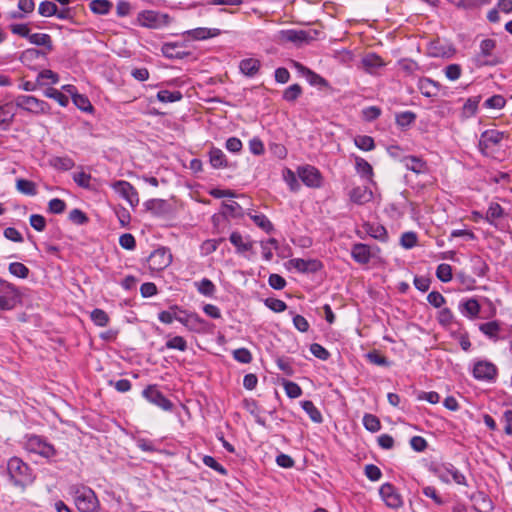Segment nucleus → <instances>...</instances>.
<instances>
[{
	"label": "nucleus",
	"mask_w": 512,
	"mask_h": 512,
	"mask_svg": "<svg viewBox=\"0 0 512 512\" xmlns=\"http://www.w3.org/2000/svg\"><path fill=\"white\" fill-rule=\"evenodd\" d=\"M361 63L363 65L365 71L370 74L375 73L379 68H381L385 65L383 59L375 53L366 54L362 58Z\"/></svg>",
	"instance_id": "19"
},
{
	"label": "nucleus",
	"mask_w": 512,
	"mask_h": 512,
	"mask_svg": "<svg viewBox=\"0 0 512 512\" xmlns=\"http://www.w3.org/2000/svg\"><path fill=\"white\" fill-rule=\"evenodd\" d=\"M496 47V42L493 39H484L480 43V51L474 57L473 61L477 67L493 66L497 64L495 58L492 57V52Z\"/></svg>",
	"instance_id": "5"
},
{
	"label": "nucleus",
	"mask_w": 512,
	"mask_h": 512,
	"mask_svg": "<svg viewBox=\"0 0 512 512\" xmlns=\"http://www.w3.org/2000/svg\"><path fill=\"white\" fill-rule=\"evenodd\" d=\"M434 471L438 478L445 483L453 481L458 485H467L465 476L451 464L439 466Z\"/></svg>",
	"instance_id": "8"
},
{
	"label": "nucleus",
	"mask_w": 512,
	"mask_h": 512,
	"mask_svg": "<svg viewBox=\"0 0 512 512\" xmlns=\"http://www.w3.org/2000/svg\"><path fill=\"white\" fill-rule=\"evenodd\" d=\"M473 501L477 512H490L493 509L491 500L483 493L475 495Z\"/></svg>",
	"instance_id": "34"
},
{
	"label": "nucleus",
	"mask_w": 512,
	"mask_h": 512,
	"mask_svg": "<svg viewBox=\"0 0 512 512\" xmlns=\"http://www.w3.org/2000/svg\"><path fill=\"white\" fill-rule=\"evenodd\" d=\"M416 119L415 113L411 111L401 112L396 115V123L401 127H407L412 124Z\"/></svg>",
	"instance_id": "54"
},
{
	"label": "nucleus",
	"mask_w": 512,
	"mask_h": 512,
	"mask_svg": "<svg viewBox=\"0 0 512 512\" xmlns=\"http://www.w3.org/2000/svg\"><path fill=\"white\" fill-rule=\"evenodd\" d=\"M0 284L4 286V290L0 289V310H12L18 302L19 292L15 285L2 280L1 278Z\"/></svg>",
	"instance_id": "6"
},
{
	"label": "nucleus",
	"mask_w": 512,
	"mask_h": 512,
	"mask_svg": "<svg viewBox=\"0 0 512 512\" xmlns=\"http://www.w3.org/2000/svg\"><path fill=\"white\" fill-rule=\"evenodd\" d=\"M66 209V203L59 198L51 199L48 203V210L53 214H61Z\"/></svg>",
	"instance_id": "60"
},
{
	"label": "nucleus",
	"mask_w": 512,
	"mask_h": 512,
	"mask_svg": "<svg viewBox=\"0 0 512 512\" xmlns=\"http://www.w3.org/2000/svg\"><path fill=\"white\" fill-rule=\"evenodd\" d=\"M68 218L72 223L77 224V225H83L88 222V217L80 209L71 210Z\"/></svg>",
	"instance_id": "59"
},
{
	"label": "nucleus",
	"mask_w": 512,
	"mask_h": 512,
	"mask_svg": "<svg viewBox=\"0 0 512 512\" xmlns=\"http://www.w3.org/2000/svg\"><path fill=\"white\" fill-rule=\"evenodd\" d=\"M72 100L73 103L82 111L84 112H90L93 110V106L89 99L81 94L78 93H72Z\"/></svg>",
	"instance_id": "43"
},
{
	"label": "nucleus",
	"mask_w": 512,
	"mask_h": 512,
	"mask_svg": "<svg viewBox=\"0 0 512 512\" xmlns=\"http://www.w3.org/2000/svg\"><path fill=\"white\" fill-rule=\"evenodd\" d=\"M479 100L477 98H469L463 106V114L466 117L473 116L478 108Z\"/></svg>",
	"instance_id": "64"
},
{
	"label": "nucleus",
	"mask_w": 512,
	"mask_h": 512,
	"mask_svg": "<svg viewBox=\"0 0 512 512\" xmlns=\"http://www.w3.org/2000/svg\"><path fill=\"white\" fill-rule=\"evenodd\" d=\"M198 291L205 296H212L215 293V285L207 278L197 283Z\"/></svg>",
	"instance_id": "56"
},
{
	"label": "nucleus",
	"mask_w": 512,
	"mask_h": 512,
	"mask_svg": "<svg viewBox=\"0 0 512 512\" xmlns=\"http://www.w3.org/2000/svg\"><path fill=\"white\" fill-rule=\"evenodd\" d=\"M463 312L470 318H475L480 312V304L474 298L468 299L462 304Z\"/></svg>",
	"instance_id": "40"
},
{
	"label": "nucleus",
	"mask_w": 512,
	"mask_h": 512,
	"mask_svg": "<svg viewBox=\"0 0 512 512\" xmlns=\"http://www.w3.org/2000/svg\"><path fill=\"white\" fill-rule=\"evenodd\" d=\"M183 95L180 91H169V90H160L157 93V99L163 103H173L180 101Z\"/></svg>",
	"instance_id": "38"
},
{
	"label": "nucleus",
	"mask_w": 512,
	"mask_h": 512,
	"mask_svg": "<svg viewBox=\"0 0 512 512\" xmlns=\"http://www.w3.org/2000/svg\"><path fill=\"white\" fill-rule=\"evenodd\" d=\"M355 145L364 151H370L374 149L375 144L372 137L367 135L358 136L355 138Z\"/></svg>",
	"instance_id": "51"
},
{
	"label": "nucleus",
	"mask_w": 512,
	"mask_h": 512,
	"mask_svg": "<svg viewBox=\"0 0 512 512\" xmlns=\"http://www.w3.org/2000/svg\"><path fill=\"white\" fill-rule=\"evenodd\" d=\"M400 244L406 249L413 248L417 244V234L412 231L403 233L400 238Z\"/></svg>",
	"instance_id": "57"
},
{
	"label": "nucleus",
	"mask_w": 512,
	"mask_h": 512,
	"mask_svg": "<svg viewBox=\"0 0 512 512\" xmlns=\"http://www.w3.org/2000/svg\"><path fill=\"white\" fill-rule=\"evenodd\" d=\"M220 30L217 28H195L186 31L184 34L188 35L193 40H206L220 35Z\"/></svg>",
	"instance_id": "22"
},
{
	"label": "nucleus",
	"mask_w": 512,
	"mask_h": 512,
	"mask_svg": "<svg viewBox=\"0 0 512 512\" xmlns=\"http://www.w3.org/2000/svg\"><path fill=\"white\" fill-rule=\"evenodd\" d=\"M302 93V88L299 84H293L285 89L283 99L288 102L295 101Z\"/></svg>",
	"instance_id": "50"
},
{
	"label": "nucleus",
	"mask_w": 512,
	"mask_h": 512,
	"mask_svg": "<svg viewBox=\"0 0 512 512\" xmlns=\"http://www.w3.org/2000/svg\"><path fill=\"white\" fill-rule=\"evenodd\" d=\"M209 162L215 169H222L228 167V161L224 152L216 147H212L209 151Z\"/></svg>",
	"instance_id": "23"
},
{
	"label": "nucleus",
	"mask_w": 512,
	"mask_h": 512,
	"mask_svg": "<svg viewBox=\"0 0 512 512\" xmlns=\"http://www.w3.org/2000/svg\"><path fill=\"white\" fill-rule=\"evenodd\" d=\"M113 190L125 199L131 206L139 203V197L136 189L127 181L119 180L112 185Z\"/></svg>",
	"instance_id": "11"
},
{
	"label": "nucleus",
	"mask_w": 512,
	"mask_h": 512,
	"mask_svg": "<svg viewBox=\"0 0 512 512\" xmlns=\"http://www.w3.org/2000/svg\"><path fill=\"white\" fill-rule=\"evenodd\" d=\"M250 218L259 228L265 232L270 233L274 230L273 224L264 214H253L250 215Z\"/></svg>",
	"instance_id": "39"
},
{
	"label": "nucleus",
	"mask_w": 512,
	"mask_h": 512,
	"mask_svg": "<svg viewBox=\"0 0 512 512\" xmlns=\"http://www.w3.org/2000/svg\"><path fill=\"white\" fill-rule=\"evenodd\" d=\"M503 213V208L498 203H491L486 212V220L493 224L496 219L503 216Z\"/></svg>",
	"instance_id": "45"
},
{
	"label": "nucleus",
	"mask_w": 512,
	"mask_h": 512,
	"mask_svg": "<svg viewBox=\"0 0 512 512\" xmlns=\"http://www.w3.org/2000/svg\"><path fill=\"white\" fill-rule=\"evenodd\" d=\"M281 37L285 41L293 42L296 44L307 43L315 39L311 31L293 29L282 31Z\"/></svg>",
	"instance_id": "16"
},
{
	"label": "nucleus",
	"mask_w": 512,
	"mask_h": 512,
	"mask_svg": "<svg viewBox=\"0 0 512 512\" xmlns=\"http://www.w3.org/2000/svg\"><path fill=\"white\" fill-rule=\"evenodd\" d=\"M436 276L442 282H449L452 279V268L449 264L442 263L436 269Z\"/></svg>",
	"instance_id": "47"
},
{
	"label": "nucleus",
	"mask_w": 512,
	"mask_h": 512,
	"mask_svg": "<svg viewBox=\"0 0 512 512\" xmlns=\"http://www.w3.org/2000/svg\"><path fill=\"white\" fill-rule=\"evenodd\" d=\"M363 228L368 235L376 240L381 242H386L388 240L386 228L379 223H365Z\"/></svg>",
	"instance_id": "21"
},
{
	"label": "nucleus",
	"mask_w": 512,
	"mask_h": 512,
	"mask_svg": "<svg viewBox=\"0 0 512 512\" xmlns=\"http://www.w3.org/2000/svg\"><path fill=\"white\" fill-rule=\"evenodd\" d=\"M113 4L108 0H92L89 3L90 10L99 15H105L109 13Z\"/></svg>",
	"instance_id": "35"
},
{
	"label": "nucleus",
	"mask_w": 512,
	"mask_h": 512,
	"mask_svg": "<svg viewBox=\"0 0 512 512\" xmlns=\"http://www.w3.org/2000/svg\"><path fill=\"white\" fill-rule=\"evenodd\" d=\"M296 66L305 72L306 78L311 85L320 86V87H324V88L329 87L328 81L326 79H324L322 76H320L319 74L311 71L310 69L305 68L304 66H302L299 63H296Z\"/></svg>",
	"instance_id": "31"
},
{
	"label": "nucleus",
	"mask_w": 512,
	"mask_h": 512,
	"mask_svg": "<svg viewBox=\"0 0 512 512\" xmlns=\"http://www.w3.org/2000/svg\"><path fill=\"white\" fill-rule=\"evenodd\" d=\"M178 45L176 43H165L161 51L163 55L169 59H183L188 55L185 51H180L177 49Z\"/></svg>",
	"instance_id": "33"
},
{
	"label": "nucleus",
	"mask_w": 512,
	"mask_h": 512,
	"mask_svg": "<svg viewBox=\"0 0 512 512\" xmlns=\"http://www.w3.org/2000/svg\"><path fill=\"white\" fill-rule=\"evenodd\" d=\"M168 349H177L179 351H185L187 349V342L182 336H175L166 342Z\"/></svg>",
	"instance_id": "58"
},
{
	"label": "nucleus",
	"mask_w": 512,
	"mask_h": 512,
	"mask_svg": "<svg viewBox=\"0 0 512 512\" xmlns=\"http://www.w3.org/2000/svg\"><path fill=\"white\" fill-rule=\"evenodd\" d=\"M222 214L224 216L239 217L243 214V209L236 201L224 202L222 204Z\"/></svg>",
	"instance_id": "37"
},
{
	"label": "nucleus",
	"mask_w": 512,
	"mask_h": 512,
	"mask_svg": "<svg viewBox=\"0 0 512 512\" xmlns=\"http://www.w3.org/2000/svg\"><path fill=\"white\" fill-rule=\"evenodd\" d=\"M288 264L300 273H315L322 267L321 263L315 259L293 258L288 261Z\"/></svg>",
	"instance_id": "15"
},
{
	"label": "nucleus",
	"mask_w": 512,
	"mask_h": 512,
	"mask_svg": "<svg viewBox=\"0 0 512 512\" xmlns=\"http://www.w3.org/2000/svg\"><path fill=\"white\" fill-rule=\"evenodd\" d=\"M351 255L356 262L367 264L371 259V250L368 245L357 243L353 245Z\"/></svg>",
	"instance_id": "20"
},
{
	"label": "nucleus",
	"mask_w": 512,
	"mask_h": 512,
	"mask_svg": "<svg viewBox=\"0 0 512 512\" xmlns=\"http://www.w3.org/2000/svg\"><path fill=\"white\" fill-rule=\"evenodd\" d=\"M364 471L366 477L371 481H378L382 476L381 470L374 464L366 465Z\"/></svg>",
	"instance_id": "63"
},
{
	"label": "nucleus",
	"mask_w": 512,
	"mask_h": 512,
	"mask_svg": "<svg viewBox=\"0 0 512 512\" xmlns=\"http://www.w3.org/2000/svg\"><path fill=\"white\" fill-rule=\"evenodd\" d=\"M7 470L16 485L23 486L30 481L29 467L18 457L8 461Z\"/></svg>",
	"instance_id": "3"
},
{
	"label": "nucleus",
	"mask_w": 512,
	"mask_h": 512,
	"mask_svg": "<svg viewBox=\"0 0 512 512\" xmlns=\"http://www.w3.org/2000/svg\"><path fill=\"white\" fill-rule=\"evenodd\" d=\"M233 357L240 363H250L252 361V355L246 348H239L233 351Z\"/></svg>",
	"instance_id": "61"
},
{
	"label": "nucleus",
	"mask_w": 512,
	"mask_h": 512,
	"mask_svg": "<svg viewBox=\"0 0 512 512\" xmlns=\"http://www.w3.org/2000/svg\"><path fill=\"white\" fill-rule=\"evenodd\" d=\"M372 197V191L365 186L355 187L350 192V199L356 204L367 203L371 201Z\"/></svg>",
	"instance_id": "24"
},
{
	"label": "nucleus",
	"mask_w": 512,
	"mask_h": 512,
	"mask_svg": "<svg viewBox=\"0 0 512 512\" xmlns=\"http://www.w3.org/2000/svg\"><path fill=\"white\" fill-rule=\"evenodd\" d=\"M29 446L31 447V450L47 458L52 457L55 454L54 447L51 444L46 443L39 437L30 438Z\"/></svg>",
	"instance_id": "18"
},
{
	"label": "nucleus",
	"mask_w": 512,
	"mask_h": 512,
	"mask_svg": "<svg viewBox=\"0 0 512 512\" xmlns=\"http://www.w3.org/2000/svg\"><path fill=\"white\" fill-rule=\"evenodd\" d=\"M45 96L56 100L61 106H67L69 99L66 95L54 88H48L45 91Z\"/></svg>",
	"instance_id": "52"
},
{
	"label": "nucleus",
	"mask_w": 512,
	"mask_h": 512,
	"mask_svg": "<svg viewBox=\"0 0 512 512\" xmlns=\"http://www.w3.org/2000/svg\"><path fill=\"white\" fill-rule=\"evenodd\" d=\"M91 319L97 326L100 327L106 326L109 322L108 314L102 309H94L91 312Z\"/></svg>",
	"instance_id": "48"
},
{
	"label": "nucleus",
	"mask_w": 512,
	"mask_h": 512,
	"mask_svg": "<svg viewBox=\"0 0 512 512\" xmlns=\"http://www.w3.org/2000/svg\"><path fill=\"white\" fill-rule=\"evenodd\" d=\"M481 332L490 338L496 337V334L500 330V325L497 321H491L483 323L479 326Z\"/></svg>",
	"instance_id": "49"
},
{
	"label": "nucleus",
	"mask_w": 512,
	"mask_h": 512,
	"mask_svg": "<svg viewBox=\"0 0 512 512\" xmlns=\"http://www.w3.org/2000/svg\"><path fill=\"white\" fill-rule=\"evenodd\" d=\"M9 272L18 278L25 279L29 275V269L20 262H12L8 267Z\"/></svg>",
	"instance_id": "42"
},
{
	"label": "nucleus",
	"mask_w": 512,
	"mask_h": 512,
	"mask_svg": "<svg viewBox=\"0 0 512 512\" xmlns=\"http://www.w3.org/2000/svg\"><path fill=\"white\" fill-rule=\"evenodd\" d=\"M49 165L56 170L60 171H68L71 170L75 166V162L68 156L59 157L54 156L49 159Z\"/></svg>",
	"instance_id": "28"
},
{
	"label": "nucleus",
	"mask_w": 512,
	"mask_h": 512,
	"mask_svg": "<svg viewBox=\"0 0 512 512\" xmlns=\"http://www.w3.org/2000/svg\"><path fill=\"white\" fill-rule=\"evenodd\" d=\"M18 191L25 195H35L37 193L36 185L34 182L26 179H18L16 182Z\"/></svg>",
	"instance_id": "41"
},
{
	"label": "nucleus",
	"mask_w": 512,
	"mask_h": 512,
	"mask_svg": "<svg viewBox=\"0 0 512 512\" xmlns=\"http://www.w3.org/2000/svg\"><path fill=\"white\" fill-rule=\"evenodd\" d=\"M380 496L385 504L392 509H399L403 500L397 489L390 483H384L379 490Z\"/></svg>",
	"instance_id": "10"
},
{
	"label": "nucleus",
	"mask_w": 512,
	"mask_h": 512,
	"mask_svg": "<svg viewBox=\"0 0 512 512\" xmlns=\"http://www.w3.org/2000/svg\"><path fill=\"white\" fill-rule=\"evenodd\" d=\"M265 305L274 312H283L287 308L284 301L276 298H267L265 300Z\"/></svg>",
	"instance_id": "62"
},
{
	"label": "nucleus",
	"mask_w": 512,
	"mask_h": 512,
	"mask_svg": "<svg viewBox=\"0 0 512 512\" xmlns=\"http://www.w3.org/2000/svg\"><path fill=\"white\" fill-rule=\"evenodd\" d=\"M149 268L154 271H162L172 262V254L166 247L154 250L147 259Z\"/></svg>",
	"instance_id": "7"
},
{
	"label": "nucleus",
	"mask_w": 512,
	"mask_h": 512,
	"mask_svg": "<svg viewBox=\"0 0 512 512\" xmlns=\"http://www.w3.org/2000/svg\"><path fill=\"white\" fill-rule=\"evenodd\" d=\"M506 137L504 132L495 129L486 130L480 136L479 148L483 154H486L488 150L499 146L501 141Z\"/></svg>",
	"instance_id": "9"
},
{
	"label": "nucleus",
	"mask_w": 512,
	"mask_h": 512,
	"mask_svg": "<svg viewBox=\"0 0 512 512\" xmlns=\"http://www.w3.org/2000/svg\"><path fill=\"white\" fill-rule=\"evenodd\" d=\"M14 104L17 108L33 114H48L50 111V106L47 102L29 95L17 96Z\"/></svg>",
	"instance_id": "2"
},
{
	"label": "nucleus",
	"mask_w": 512,
	"mask_h": 512,
	"mask_svg": "<svg viewBox=\"0 0 512 512\" xmlns=\"http://www.w3.org/2000/svg\"><path fill=\"white\" fill-rule=\"evenodd\" d=\"M229 240L235 246L237 253H244L250 251L253 247V242L246 241L244 237L237 231L230 234Z\"/></svg>",
	"instance_id": "25"
},
{
	"label": "nucleus",
	"mask_w": 512,
	"mask_h": 512,
	"mask_svg": "<svg viewBox=\"0 0 512 512\" xmlns=\"http://www.w3.org/2000/svg\"><path fill=\"white\" fill-rule=\"evenodd\" d=\"M497 369L494 364L487 361H478L473 368V376L477 380L491 381L496 377Z\"/></svg>",
	"instance_id": "14"
},
{
	"label": "nucleus",
	"mask_w": 512,
	"mask_h": 512,
	"mask_svg": "<svg viewBox=\"0 0 512 512\" xmlns=\"http://www.w3.org/2000/svg\"><path fill=\"white\" fill-rule=\"evenodd\" d=\"M445 76L450 81H456L460 78L462 68L459 64H449L444 69Z\"/></svg>",
	"instance_id": "53"
},
{
	"label": "nucleus",
	"mask_w": 512,
	"mask_h": 512,
	"mask_svg": "<svg viewBox=\"0 0 512 512\" xmlns=\"http://www.w3.org/2000/svg\"><path fill=\"white\" fill-rule=\"evenodd\" d=\"M439 85L434 82L433 80L429 79V78H422L419 80V83H418V88L420 90V92L422 93V95H424L425 97H433V96H436L438 90H439Z\"/></svg>",
	"instance_id": "29"
},
{
	"label": "nucleus",
	"mask_w": 512,
	"mask_h": 512,
	"mask_svg": "<svg viewBox=\"0 0 512 512\" xmlns=\"http://www.w3.org/2000/svg\"><path fill=\"white\" fill-rule=\"evenodd\" d=\"M143 396L152 404L163 410H171L172 403L154 385L148 386L142 392Z\"/></svg>",
	"instance_id": "13"
},
{
	"label": "nucleus",
	"mask_w": 512,
	"mask_h": 512,
	"mask_svg": "<svg viewBox=\"0 0 512 512\" xmlns=\"http://www.w3.org/2000/svg\"><path fill=\"white\" fill-rule=\"evenodd\" d=\"M29 42L31 44H34L36 46H43L47 49V51H52L53 44L52 40L49 34L46 33H30V36L28 38Z\"/></svg>",
	"instance_id": "32"
},
{
	"label": "nucleus",
	"mask_w": 512,
	"mask_h": 512,
	"mask_svg": "<svg viewBox=\"0 0 512 512\" xmlns=\"http://www.w3.org/2000/svg\"><path fill=\"white\" fill-rule=\"evenodd\" d=\"M363 425L368 431L373 433L381 429V423L378 417L368 413L363 417Z\"/></svg>",
	"instance_id": "44"
},
{
	"label": "nucleus",
	"mask_w": 512,
	"mask_h": 512,
	"mask_svg": "<svg viewBox=\"0 0 512 512\" xmlns=\"http://www.w3.org/2000/svg\"><path fill=\"white\" fill-rule=\"evenodd\" d=\"M74 503L79 512H98L99 500L95 492L87 486L72 487Z\"/></svg>",
	"instance_id": "1"
},
{
	"label": "nucleus",
	"mask_w": 512,
	"mask_h": 512,
	"mask_svg": "<svg viewBox=\"0 0 512 512\" xmlns=\"http://www.w3.org/2000/svg\"><path fill=\"white\" fill-rule=\"evenodd\" d=\"M356 170L364 177L371 178L373 175L372 166L363 158H356Z\"/></svg>",
	"instance_id": "46"
},
{
	"label": "nucleus",
	"mask_w": 512,
	"mask_h": 512,
	"mask_svg": "<svg viewBox=\"0 0 512 512\" xmlns=\"http://www.w3.org/2000/svg\"><path fill=\"white\" fill-rule=\"evenodd\" d=\"M260 61L255 58L243 59L239 64L240 71L249 77L256 75L260 69Z\"/></svg>",
	"instance_id": "27"
},
{
	"label": "nucleus",
	"mask_w": 512,
	"mask_h": 512,
	"mask_svg": "<svg viewBox=\"0 0 512 512\" xmlns=\"http://www.w3.org/2000/svg\"><path fill=\"white\" fill-rule=\"evenodd\" d=\"M298 175L307 186L318 187L320 185V173L315 167H301L298 169Z\"/></svg>",
	"instance_id": "17"
},
{
	"label": "nucleus",
	"mask_w": 512,
	"mask_h": 512,
	"mask_svg": "<svg viewBox=\"0 0 512 512\" xmlns=\"http://www.w3.org/2000/svg\"><path fill=\"white\" fill-rule=\"evenodd\" d=\"M38 12L44 17H50L57 13V6L53 2L43 1L39 5Z\"/></svg>",
	"instance_id": "55"
},
{
	"label": "nucleus",
	"mask_w": 512,
	"mask_h": 512,
	"mask_svg": "<svg viewBox=\"0 0 512 512\" xmlns=\"http://www.w3.org/2000/svg\"><path fill=\"white\" fill-rule=\"evenodd\" d=\"M159 320L162 323L170 324L174 320L179 321L185 326L189 327L192 322L198 321V317L194 314H187L184 311H162L159 313Z\"/></svg>",
	"instance_id": "12"
},
{
	"label": "nucleus",
	"mask_w": 512,
	"mask_h": 512,
	"mask_svg": "<svg viewBox=\"0 0 512 512\" xmlns=\"http://www.w3.org/2000/svg\"><path fill=\"white\" fill-rule=\"evenodd\" d=\"M137 21L143 27L158 29L170 23V17L167 14H161L152 10H145L138 14Z\"/></svg>",
	"instance_id": "4"
},
{
	"label": "nucleus",
	"mask_w": 512,
	"mask_h": 512,
	"mask_svg": "<svg viewBox=\"0 0 512 512\" xmlns=\"http://www.w3.org/2000/svg\"><path fill=\"white\" fill-rule=\"evenodd\" d=\"M303 410L309 415L310 419L315 423H321L323 421L322 414L314 403L310 400L303 401L301 403Z\"/></svg>",
	"instance_id": "36"
},
{
	"label": "nucleus",
	"mask_w": 512,
	"mask_h": 512,
	"mask_svg": "<svg viewBox=\"0 0 512 512\" xmlns=\"http://www.w3.org/2000/svg\"><path fill=\"white\" fill-rule=\"evenodd\" d=\"M402 162L408 170H411L417 174L424 173L427 170L425 161L416 156L404 157Z\"/></svg>",
	"instance_id": "26"
},
{
	"label": "nucleus",
	"mask_w": 512,
	"mask_h": 512,
	"mask_svg": "<svg viewBox=\"0 0 512 512\" xmlns=\"http://www.w3.org/2000/svg\"><path fill=\"white\" fill-rule=\"evenodd\" d=\"M14 105L11 102L0 105V126L8 127L12 123L15 116Z\"/></svg>",
	"instance_id": "30"
}]
</instances>
